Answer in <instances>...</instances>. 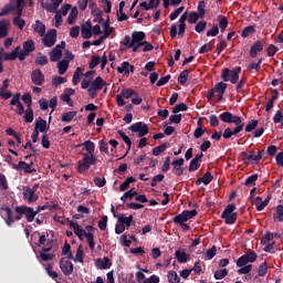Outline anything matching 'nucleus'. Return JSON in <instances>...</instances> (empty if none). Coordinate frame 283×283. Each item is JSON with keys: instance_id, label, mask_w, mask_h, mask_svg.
Returning <instances> with one entry per match:
<instances>
[{"instance_id": "f257e3e1", "label": "nucleus", "mask_w": 283, "mask_h": 283, "mask_svg": "<svg viewBox=\"0 0 283 283\" xmlns=\"http://www.w3.org/2000/svg\"><path fill=\"white\" fill-rule=\"evenodd\" d=\"M70 227H72L75 235H77L80 240L86 238L90 251H94V249H96V242H94L96 228H94V226H86L85 229H83L77 222L70 221Z\"/></svg>"}, {"instance_id": "f03ea898", "label": "nucleus", "mask_w": 283, "mask_h": 283, "mask_svg": "<svg viewBox=\"0 0 283 283\" xmlns=\"http://www.w3.org/2000/svg\"><path fill=\"white\" fill-rule=\"evenodd\" d=\"M1 211L6 212V219L4 222L7 227H12L15 222H19L20 220H28V206H15L14 207V213L15 216H12V209L10 207H2Z\"/></svg>"}, {"instance_id": "7ed1b4c3", "label": "nucleus", "mask_w": 283, "mask_h": 283, "mask_svg": "<svg viewBox=\"0 0 283 283\" xmlns=\"http://www.w3.org/2000/svg\"><path fill=\"white\" fill-rule=\"evenodd\" d=\"M242 72L241 66H237L233 70L230 69H223L221 72V78L223 83H230L232 85H238V81H240V74Z\"/></svg>"}, {"instance_id": "20e7f679", "label": "nucleus", "mask_w": 283, "mask_h": 283, "mask_svg": "<svg viewBox=\"0 0 283 283\" xmlns=\"http://www.w3.org/2000/svg\"><path fill=\"white\" fill-rule=\"evenodd\" d=\"M36 191H39V184H34L31 188L24 186L22 188L23 200H25L28 205H33V202L39 200V192Z\"/></svg>"}, {"instance_id": "39448f33", "label": "nucleus", "mask_w": 283, "mask_h": 283, "mask_svg": "<svg viewBox=\"0 0 283 283\" xmlns=\"http://www.w3.org/2000/svg\"><path fill=\"white\" fill-rule=\"evenodd\" d=\"M235 206L234 203H230L223 210L221 218L224 220L226 224H235L238 220V213L235 211Z\"/></svg>"}, {"instance_id": "423d86ee", "label": "nucleus", "mask_w": 283, "mask_h": 283, "mask_svg": "<svg viewBox=\"0 0 283 283\" xmlns=\"http://www.w3.org/2000/svg\"><path fill=\"white\" fill-rule=\"evenodd\" d=\"M198 216L197 210H184L180 214H177L172 218V222L175 224H185V222H189L192 218Z\"/></svg>"}, {"instance_id": "0eeeda50", "label": "nucleus", "mask_w": 283, "mask_h": 283, "mask_svg": "<svg viewBox=\"0 0 283 283\" xmlns=\"http://www.w3.org/2000/svg\"><path fill=\"white\" fill-rule=\"evenodd\" d=\"M36 46L34 44V40H27L22 44V51H20L19 61H25L27 56H30L31 52H34Z\"/></svg>"}, {"instance_id": "6e6552de", "label": "nucleus", "mask_w": 283, "mask_h": 283, "mask_svg": "<svg viewBox=\"0 0 283 283\" xmlns=\"http://www.w3.org/2000/svg\"><path fill=\"white\" fill-rule=\"evenodd\" d=\"M130 132L134 134H138L139 138H143L144 136H147L149 134V127L147 124H143V122H137L128 127Z\"/></svg>"}, {"instance_id": "1a4fd4ad", "label": "nucleus", "mask_w": 283, "mask_h": 283, "mask_svg": "<svg viewBox=\"0 0 283 283\" xmlns=\"http://www.w3.org/2000/svg\"><path fill=\"white\" fill-rule=\"evenodd\" d=\"M63 50H65V41H62L61 44H56L55 48L50 52V61L56 63L63 56Z\"/></svg>"}, {"instance_id": "9d476101", "label": "nucleus", "mask_w": 283, "mask_h": 283, "mask_svg": "<svg viewBox=\"0 0 283 283\" xmlns=\"http://www.w3.org/2000/svg\"><path fill=\"white\" fill-rule=\"evenodd\" d=\"M147 35L143 31L134 32L132 35L133 40V52H138V48L143 46V43L145 42V38Z\"/></svg>"}, {"instance_id": "9b49d317", "label": "nucleus", "mask_w": 283, "mask_h": 283, "mask_svg": "<svg viewBox=\"0 0 283 283\" xmlns=\"http://www.w3.org/2000/svg\"><path fill=\"white\" fill-rule=\"evenodd\" d=\"M32 165L34 163H25V161H19L18 164H12V169H15V171H24V174H34L36 172V169L32 168Z\"/></svg>"}, {"instance_id": "f8f14e48", "label": "nucleus", "mask_w": 283, "mask_h": 283, "mask_svg": "<svg viewBox=\"0 0 283 283\" xmlns=\"http://www.w3.org/2000/svg\"><path fill=\"white\" fill-rule=\"evenodd\" d=\"M243 156V160L244 163H254V165H259L260 160H262L263 156H262V151L258 150V154H255V151H251L250 154L247 153H241Z\"/></svg>"}, {"instance_id": "ddd939ff", "label": "nucleus", "mask_w": 283, "mask_h": 283, "mask_svg": "<svg viewBox=\"0 0 283 283\" xmlns=\"http://www.w3.org/2000/svg\"><path fill=\"white\" fill-rule=\"evenodd\" d=\"M42 41L45 48L54 46V43H56V29L49 30L46 34H44V38Z\"/></svg>"}, {"instance_id": "4468645a", "label": "nucleus", "mask_w": 283, "mask_h": 283, "mask_svg": "<svg viewBox=\"0 0 283 283\" xmlns=\"http://www.w3.org/2000/svg\"><path fill=\"white\" fill-rule=\"evenodd\" d=\"M31 81L33 85L41 86L43 83H45V75L41 71V69H35L31 73Z\"/></svg>"}, {"instance_id": "2eb2a0df", "label": "nucleus", "mask_w": 283, "mask_h": 283, "mask_svg": "<svg viewBox=\"0 0 283 283\" xmlns=\"http://www.w3.org/2000/svg\"><path fill=\"white\" fill-rule=\"evenodd\" d=\"M59 264L64 275H72V273H74V264L71 261L65 260V258H62Z\"/></svg>"}, {"instance_id": "dca6fc26", "label": "nucleus", "mask_w": 283, "mask_h": 283, "mask_svg": "<svg viewBox=\"0 0 283 283\" xmlns=\"http://www.w3.org/2000/svg\"><path fill=\"white\" fill-rule=\"evenodd\" d=\"M10 105H17L18 116H23L25 113V107L21 103V93H17L13 98L10 101Z\"/></svg>"}, {"instance_id": "f3484780", "label": "nucleus", "mask_w": 283, "mask_h": 283, "mask_svg": "<svg viewBox=\"0 0 283 283\" xmlns=\"http://www.w3.org/2000/svg\"><path fill=\"white\" fill-rule=\"evenodd\" d=\"M171 165L174 166L172 174H175V176H182L185 174V168H182V165H185V158L175 159Z\"/></svg>"}, {"instance_id": "a211bd4d", "label": "nucleus", "mask_w": 283, "mask_h": 283, "mask_svg": "<svg viewBox=\"0 0 283 283\" xmlns=\"http://www.w3.org/2000/svg\"><path fill=\"white\" fill-rule=\"evenodd\" d=\"M81 35L82 39H92V22L90 20L82 24Z\"/></svg>"}, {"instance_id": "6ab92c4d", "label": "nucleus", "mask_w": 283, "mask_h": 283, "mask_svg": "<svg viewBox=\"0 0 283 283\" xmlns=\"http://www.w3.org/2000/svg\"><path fill=\"white\" fill-rule=\"evenodd\" d=\"M262 50H264V44H262V41H256L254 44H252L250 49L251 59H255V56H258V52H262Z\"/></svg>"}, {"instance_id": "aec40b11", "label": "nucleus", "mask_w": 283, "mask_h": 283, "mask_svg": "<svg viewBox=\"0 0 283 283\" xmlns=\"http://www.w3.org/2000/svg\"><path fill=\"white\" fill-rule=\"evenodd\" d=\"M175 258L177 259V262L179 264H186V262H189L190 255L185 252V250H177L175 252Z\"/></svg>"}, {"instance_id": "412c9836", "label": "nucleus", "mask_w": 283, "mask_h": 283, "mask_svg": "<svg viewBox=\"0 0 283 283\" xmlns=\"http://www.w3.org/2000/svg\"><path fill=\"white\" fill-rule=\"evenodd\" d=\"M187 12H185L180 18H179V32L178 35L184 38L185 32L187 30Z\"/></svg>"}, {"instance_id": "4be33fe9", "label": "nucleus", "mask_w": 283, "mask_h": 283, "mask_svg": "<svg viewBox=\"0 0 283 283\" xmlns=\"http://www.w3.org/2000/svg\"><path fill=\"white\" fill-rule=\"evenodd\" d=\"M105 85H107V83L101 76L95 77L91 83V87H93V90H97L98 92H101Z\"/></svg>"}, {"instance_id": "5701e85b", "label": "nucleus", "mask_w": 283, "mask_h": 283, "mask_svg": "<svg viewBox=\"0 0 283 283\" xmlns=\"http://www.w3.org/2000/svg\"><path fill=\"white\" fill-rule=\"evenodd\" d=\"M34 32L39 34V36H45V24L41 22V20H36L35 23L32 25Z\"/></svg>"}, {"instance_id": "b1692460", "label": "nucleus", "mask_w": 283, "mask_h": 283, "mask_svg": "<svg viewBox=\"0 0 283 283\" xmlns=\"http://www.w3.org/2000/svg\"><path fill=\"white\" fill-rule=\"evenodd\" d=\"M34 129H36L38 132H41V134H44V132H46V129H48V122L45 119L39 117L35 123Z\"/></svg>"}, {"instance_id": "393cba45", "label": "nucleus", "mask_w": 283, "mask_h": 283, "mask_svg": "<svg viewBox=\"0 0 283 283\" xmlns=\"http://www.w3.org/2000/svg\"><path fill=\"white\" fill-rule=\"evenodd\" d=\"M96 263L99 265V269H112V260H109V258L107 256H104L103 259H97Z\"/></svg>"}, {"instance_id": "a878e982", "label": "nucleus", "mask_w": 283, "mask_h": 283, "mask_svg": "<svg viewBox=\"0 0 283 283\" xmlns=\"http://www.w3.org/2000/svg\"><path fill=\"white\" fill-rule=\"evenodd\" d=\"M39 216V211L30 206H27V222H34V218Z\"/></svg>"}, {"instance_id": "bb28decb", "label": "nucleus", "mask_w": 283, "mask_h": 283, "mask_svg": "<svg viewBox=\"0 0 283 283\" xmlns=\"http://www.w3.org/2000/svg\"><path fill=\"white\" fill-rule=\"evenodd\" d=\"M83 156L82 160H84L90 167H92V165H96V155L84 153Z\"/></svg>"}, {"instance_id": "cd10ccee", "label": "nucleus", "mask_w": 283, "mask_h": 283, "mask_svg": "<svg viewBox=\"0 0 283 283\" xmlns=\"http://www.w3.org/2000/svg\"><path fill=\"white\" fill-rule=\"evenodd\" d=\"M258 273L259 274L254 276V281L258 280V277H264L269 273V266H266V262H263L259 265Z\"/></svg>"}, {"instance_id": "c85d7f7f", "label": "nucleus", "mask_w": 283, "mask_h": 283, "mask_svg": "<svg viewBox=\"0 0 283 283\" xmlns=\"http://www.w3.org/2000/svg\"><path fill=\"white\" fill-rule=\"evenodd\" d=\"M69 67H70V61L62 60V61L57 62L59 74H61V75L65 74V72H67Z\"/></svg>"}, {"instance_id": "c756f323", "label": "nucleus", "mask_w": 283, "mask_h": 283, "mask_svg": "<svg viewBox=\"0 0 283 283\" xmlns=\"http://www.w3.org/2000/svg\"><path fill=\"white\" fill-rule=\"evenodd\" d=\"M247 81H248L247 76L243 75L240 78V81L237 82L238 83V85H237L238 94H247V91H244V86L247 85Z\"/></svg>"}, {"instance_id": "7c9ffc66", "label": "nucleus", "mask_w": 283, "mask_h": 283, "mask_svg": "<svg viewBox=\"0 0 283 283\" xmlns=\"http://www.w3.org/2000/svg\"><path fill=\"white\" fill-rule=\"evenodd\" d=\"M62 255H66L67 260H74V255H72V245H70L67 241L64 242Z\"/></svg>"}, {"instance_id": "2f4dec72", "label": "nucleus", "mask_w": 283, "mask_h": 283, "mask_svg": "<svg viewBox=\"0 0 283 283\" xmlns=\"http://www.w3.org/2000/svg\"><path fill=\"white\" fill-rule=\"evenodd\" d=\"M77 112L76 111H71L66 112L62 115V123H72L74 118L76 117Z\"/></svg>"}, {"instance_id": "473e14b6", "label": "nucleus", "mask_w": 283, "mask_h": 283, "mask_svg": "<svg viewBox=\"0 0 283 283\" xmlns=\"http://www.w3.org/2000/svg\"><path fill=\"white\" fill-rule=\"evenodd\" d=\"M118 74H125V76H129V62L125 61L120 66H117Z\"/></svg>"}, {"instance_id": "72a5a7b5", "label": "nucleus", "mask_w": 283, "mask_h": 283, "mask_svg": "<svg viewBox=\"0 0 283 283\" xmlns=\"http://www.w3.org/2000/svg\"><path fill=\"white\" fill-rule=\"evenodd\" d=\"M78 18V9L73 8L69 14V18H67V23L69 25H74V22L76 21V19Z\"/></svg>"}, {"instance_id": "f704fd0d", "label": "nucleus", "mask_w": 283, "mask_h": 283, "mask_svg": "<svg viewBox=\"0 0 283 283\" xmlns=\"http://www.w3.org/2000/svg\"><path fill=\"white\" fill-rule=\"evenodd\" d=\"M8 36V20L0 21V39Z\"/></svg>"}, {"instance_id": "c9c22d12", "label": "nucleus", "mask_w": 283, "mask_h": 283, "mask_svg": "<svg viewBox=\"0 0 283 283\" xmlns=\"http://www.w3.org/2000/svg\"><path fill=\"white\" fill-rule=\"evenodd\" d=\"M189 78V70H184L179 76H178V83H180V85L185 86L187 85V81Z\"/></svg>"}, {"instance_id": "e433bc0d", "label": "nucleus", "mask_w": 283, "mask_h": 283, "mask_svg": "<svg viewBox=\"0 0 283 283\" xmlns=\"http://www.w3.org/2000/svg\"><path fill=\"white\" fill-rule=\"evenodd\" d=\"M227 83L224 82H219L214 85V87L212 88L217 94H224L227 92Z\"/></svg>"}, {"instance_id": "4c0bfd02", "label": "nucleus", "mask_w": 283, "mask_h": 283, "mask_svg": "<svg viewBox=\"0 0 283 283\" xmlns=\"http://www.w3.org/2000/svg\"><path fill=\"white\" fill-rule=\"evenodd\" d=\"M220 120H222V123H228L231 124L233 123V113L231 112H224L219 116Z\"/></svg>"}, {"instance_id": "58836bf2", "label": "nucleus", "mask_w": 283, "mask_h": 283, "mask_svg": "<svg viewBox=\"0 0 283 283\" xmlns=\"http://www.w3.org/2000/svg\"><path fill=\"white\" fill-rule=\"evenodd\" d=\"M243 256H245L248 264H249V262L253 263L258 260V253H255V251H253V250H248V252L245 254H243Z\"/></svg>"}, {"instance_id": "ea45409f", "label": "nucleus", "mask_w": 283, "mask_h": 283, "mask_svg": "<svg viewBox=\"0 0 283 283\" xmlns=\"http://www.w3.org/2000/svg\"><path fill=\"white\" fill-rule=\"evenodd\" d=\"M120 95L124 98H132V96H138V92H136L133 88H124V90H122Z\"/></svg>"}, {"instance_id": "a19ab883", "label": "nucleus", "mask_w": 283, "mask_h": 283, "mask_svg": "<svg viewBox=\"0 0 283 283\" xmlns=\"http://www.w3.org/2000/svg\"><path fill=\"white\" fill-rule=\"evenodd\" d=\"M85 255V251H83V248L80 245L77 248V251H76V254H75V258L73 256V262H80L81 264H83V258Z\"/></svg>"}, {"instance_id": "79ce46f5", "label": "nucleus", "mask_w": 283, "mask_h": 283, "mask_svg": "<svg viewBox=\"0 0 283 283\" xmlns=\"http://www.w3.org/2000/svg\"><path fill=\"white\" fill-rule=\"evenodd\" d=\"M167 143H164L159 146H156L154 149H153V156H160V154L167 151Z\"/></svg>"}, {"instance_id": "37998d69", "label": "nucleus", "mask_w": 283, "mask_h": 283, "mask_svg": "<svg viewBox=\"0 0 283 283\" xmlns=\"http://www.w3.org/2000/svg\"><path fill=\"white\" fill-rule=\"evenodd\" d=\"M117 220L120 224H126V227H132V222H134V216L129 217H117Z\"/></svg>"}, {"instance_id": "c03bdc74", "label": "nucleus", "mask_w": 283, "mask_h": 283, "mask_svg": "<svg viewBox=\"0 0 283 283\" xmlns=\"http://www.w3.org/2000/svg\"><path fill=\"white\" fill-rule=\"evenodd\" d=\"M77 171L78 174H85V171H88L90 170V164L85 163L84 159H81L78 163H77Z\"/></svg>"}, {"instance_id": "a18cd8bd", "label": "nucleus", "mask_w": 283, "mask_h": 283, "mask_svg": "<svg viewBox=\"0 0 283 283\" xmlns=\"http://www.w3.org/2000/svg\"><path fill=\"white\" fill-rule=\"evenodd\" d=\"M48 55H43L42 53H39L36 55V59H35V65H40V66H43V65H48Z\"/></svg>"}, {"instance_id": "49530a36", "label": "nucleus", "mask_w": 283, "mask_h": 283, "mask_svg": "<svg viewBox=\"0 0 283 283\" xmlns=\"http://www.w3.org/2000/svg\"><path fill=\"white\" fill-rule=\"evenodd\" d=\"M59 207V205H56V203H45L44 206H38L36 207V211H38V213L40 212V211H45V210H50V211H54V209H56Z\"/></svg>"}, {"instance_id": "de8ad7c7", "label": "nucleus", "mask_w": 283, "mask_h": 283, "mask_svg": "<svg viewBox=\"0 0 283 283\" xmlns=\"http://www.w3.org/2000/svg\"><path fill=\"white\" fill-rule=\"evenodd\" d=\"M167 277L169 283H180V276L176 271H169Z\"/></svg>"}, {"instance_id": "09e8293b", "label": "nucleus", "mask_w": 283, "mask_h": 283, "mask_svg": "<svg viewBox=\"0 0 283 283\" xmlns=\"http://www.w3.org/2000/svg\"><path fill=\"white\" fill-rule=\"evenodd\" d=\"M258 174L251 175L245 179V187H255V182L258 181Z\"/></svg>"}, {"instance_id": "8fccbe9b", "label": "nucleus", "mask_w": 283, "mask_h": 283, "mask_svg": "<svg viewBox=\"0 0 283 283\" xmlns=\"http://www.w3.org/2000/svg\"><path fill=\"white\" fill-rule=\"evenodd\" d=\"M22 101L24 104H27V109L32 108V94L30 92L22 95Z\"/></svg>"}, {"instance_id": "3c124183", "label": "nucleus", "mask_w": 283, "mask_h": 283, "mask_svg": "<svg viewBox=\"0 0 283 283\" xmlns=\"http://www.w3.org/2000/svg\"><path fill=\"white\" fill-rule=\"evenodd\" d=\"M84 149L87 150L88 154H94V150L96 149V145L92 140H86L83 144Z\"/></svg>"}, {"instance_id": "603ef678", "label": "nucleus", "mask_w": 283, "mask_h": 283, "mask_svg": "<svg viewBox=\"0 0 283 283\" xmlns=\"http://www.w3.org/2000/svg\"><path fill=\"white\" fill-rule=\"evenodd\" d=\"M34 120V109L27 108L24 112V122L32 123Z\"/></svg>"}, {"instance_id": "864d4df0", "label": "nucleus", "mask_w": 283, "mask_h": 283, "mask_svg": "<svg viewBox=\"0 0 283 283\" xmlns=\"http://www.w3.org/2000/svg\"><path fill=\"white\" fill-rule=\"evenodd\" d=\"M83 75V69L77 67L74 72L72 83L73 85H76L77 83H81V76Z\"/></svg>"}, {"instance_id": "5fc2aeb1", "label": "nucleus", "mask_w": 283, "mask_h": 283, "mask_svg": "<svg viewBox=\"0 0 283 283\" xmlns=\"http://www.w3.org/2000/svg\"><path fill=\"white\" fill-rule=\"evenodd\" d=\"M136 178L134 177H128L120 186H119V191H127L129 189V185L134 182Z\"/></svg>"}, {"instance_id": "6e6d98bb", "label": "nucleus", "mask_w": 283, "mask_h": 283, "mask_svg": "<svg viewBox=\"0 0 283 283\" xmlns=\"http://www.w3.org/2000/svg\"><path fill=\"white\" fill-rule=\"evenodd\" d=\"M255 32V27L253 25H249V27H245L242 32H241V36L243 39H247V36H251V34H253Z\"/></svg>"}, {"instance_id": "4d7b16f0", "label": "nucleus", "mask_w": 283, "mask_h": 283, "mask_svg": "<svg viewBox=\"0 0 283 283\" xmlns=\"http://www.w3.org/2000/svg\"><path fill=\"white\" fill-rule=\"evenodd\" d=\"M229 275V270L223 269V270H217L214 272V280H224Z\"/></svg>"}, {"instance_id": "13d9d810", "label": "nucleus", "mask_w": 283, "mask_h": 283, "mask_svg": "<svg viewBox=\"0 0 283 283\" xmlns=\"http://www.w3.org/2000/svg\"><path fill=\"white\" fill-rule=\"evenodd\" d=\"M52 269H53L52 264L48 263L45 268V272L48 273L49 277H51L52 280H56V277H59V273Z\"/></svg>"}, {"instance_id": "bf43d9fd", "label": "nucleus", "mask_w": 283, "mask_h": 283, "mask_svg": "<svg viewBox=\"0 0 283 283\" xmlns=\"http://www.w3.org/2000/svg\"><path fill=\"white\" fill-rule=\"evenodd\" d=\"M123 45H125V49L122 50H134V44H133V40L129 35H125L123 41H122Z\"/></svg>"}, {"instance_id": "052dcab7", "label": "nucleus", "mask_w": 283, "mask_h": 283, "mask_svg": "<svg viewBox=\"0 0 283 283\" xmlns=\"http://www.w3.org/2000/svg\"><path fill=\"white\" fill-rule=\"evenodd\" d=\"M258 125H259L258 119H252L250 123L247 124L244 129L249 134V133L253 132L254 129H256Z\"/></svg>"}, {"instance_id": "680f3d73", "label": "nucleus", "mask_w": 283, "mask_h": 283, "mask_svg": "<svg viewBox=\"0 0 283 283\" xmlns=\"http://www.w3.org/2000/svg\"><path fill=\"white\" fill-rule=\"evenodd\" d=\"M187 109H189V106H187V104H185V103H180L174 107L172 114H178L180 112H187Z\"/></svg>"}, {"instance_id": "e2e57ef3", "label": "nucleus", "mask_w": 283, "mask_h": 283, "mask_svg": "<svg viewBox=\"0 0 283 283\" xmlns=\"http://www.w3.org/2000/svg\"><path fill=\"white\" fill-rule=\"evenodd\" d=\"M217 251H218V249L216 248V245H213L211 249L207 250V252L205 254V260H213V258H216Z\"/></svg>"}, {"instance_id": "0e129e2a", "label": "nucleus", "mask_w": 283, "mask_h": 283, "mask_svg": "<svg viewBox=\"0 0 283 283\" xmlns=\"http://www.w3.org/2000/svg\"><path fill=\"white\" fill-rule=\"evenodd\" d=\"M63 83H67V80L63 76H55L52 80V85L54 87H59V85H63Z\"/></svg>"}, {"instance_id": "69168bd1", "label": "nucleus", "mask_w": 283, "mask_h": 283, "mask_svg": "<svg viewBox=\"0 0 283 283\" xmlns=\"http://www.w3.org/2000/svg\"><path fill=\"white\" fill-rule=\"evenodd\" d=\"M13 25H17L19 30H23L25 28V21L21 18H13Z\"/></svg>"}, {"instance_id": "338daca9", "label": "nucleus", "mask_w": 283, "mask_h": 283, "mask_svg": "<svg viewBox=\"0 0 283 283\" xmlns=\"http://www.w3.org/2000/svg\"><path fill=\"white\" fill-rule=\"evenodd\" d=\"M282 122H283V112L276 111V113L274 114V117H273V123L275 125H277V123H282Z\"/></svg>"}, {"instance_id": "774afa93", "label": "nucleus", "mask_w": 283, "mask_h": 283, "mask_svg": "<svg viewBox=\"0 0 283 283\" xmlns=\"http://www.w3.org/2000/svg\"><path fill=\"white\" fill-rule=\"evenodd\" d=\"M276 214H277L279 222H283V206L282 205H279L276 207Z\"/></svg>"}]
</instances>
